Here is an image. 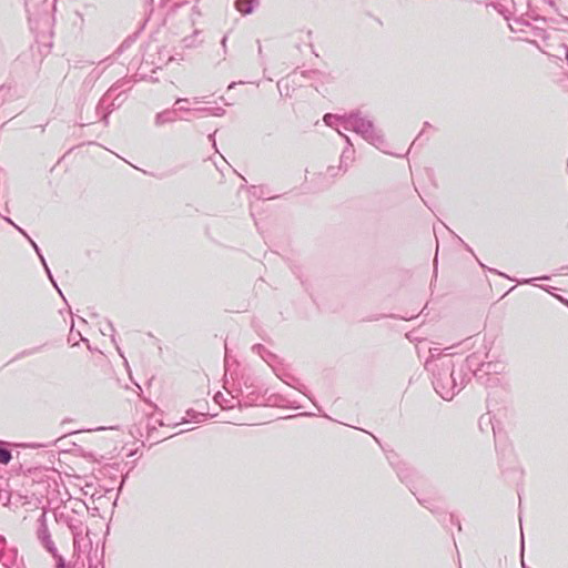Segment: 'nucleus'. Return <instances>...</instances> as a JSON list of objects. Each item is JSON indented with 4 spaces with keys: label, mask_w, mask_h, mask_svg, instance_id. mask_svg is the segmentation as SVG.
I'll list each match as a JSON object with an SVG mask.
<instances>
[{
    "label": "nucleus",
    "mask_w": 568,
    "mask_h": 568,
    "mask_svg": "<svg viewBox=\"0 0 568 568\" xmlns=\"http://www.w3.org/2000/svg\"><path fill=\"white\" fill-rule=\"evenodd\" d=\"M425 368L433 372L434 389L445 400L453 399L465 386L464 374L462 372L457 374L450 361L443 363L438 368H435L430 361H426Z\"/></svg>",
    "instance_id": "nucleus-1"
},
{
    "label": "nucleus",
    "mask_w": 568,
    "mask_h": 568,
    "mask_svg": "<svg viewBox=\"0 0 568 568\" xmlns=\"http://www.w3.org/2000/svg\"><path fill=\"white\" fill-rule=\"evenodd\" d=\"M55 0H24L29 26L38 38L52 34Z\"/></svg>",
    "instance_id": "nucleus-2"
},
{
    "label": "nucleus",
    "mask_w": 568,
    "mask_h": 568,
    "mask_svg": "<svg viewBox=\"0 0 568 568\" xmlns=\"http://www.w3.org/2000/svg\"><path fill=\"white\" fill-rule=\"evenodd\" d=\"M200 16L195 4L189 0L175 1L174 7L166 13L164 22L179 36L185 34L195 26V18Z\"/></svg>",
    "instance_id": "nucleus-3"
},
{
    "label": "nucleus",
    "mask_w": 568,
    "mask_h": 568,
    "mask_svg": "<svg viewBox=\"0 0 568 568\" xmlns=\"http://www.w3.org/2000/svg\"><path fill=\"white\" fill-rule=\"evenodd\" d=\"M344 130L354 131L369 144L382 148L385 143L383 132L377 129L374 122L361 114L359 111L351 112L344 118Z\"/></svg>",
    "instance_id": "nucleus-4"
},
{
    "label": "nucleus",
    "mask_w": 568,
    "mask_h": 568,
    "mask_svg": "<svg viewBox=\"0 0 568 568\" xmlns=\"http://www.w3.org/2000/svg\"><path fill=\"white\" fill-rule=\"evenodd\" d=\"M36 535L40 544L45 548L48 552H55V545L51 539L45 511H42L39 518L37 519Z\"/></svg>",
    "instance_id": "nucleus-5"
},
{
    "label": "nucleus",
    "mask_w": 568,
    "mask_h": 568,
    "mask_svg": "<svg viewBox=\"0 0 568 568\" xmlns=\"http://www.w3.org/2000/svg\"><path fill=\"white\" fill-rule=\"evenodd\" d=\"M178 120H180V118L178 116L176 109H166L155 115L154 124L156 126H162L168 123H173Z\"/></svg>",
    "instance_id": "nucleus-6"
},
{
    "label": "nucleus",
    "mask_w": 568,
    "mask_h": 568,
    "mask_svg": "<svg viewBox=\"0 0 568 568\" xmlns=\"http://www.w3.org/2000/svg\"><path fill=\"white\" fill-rule=\"evenodd\" d=\"M348 113H345L343 115L326 113L323 118L325 124L331 128H335L337 125H341L344 128L345 121L344 118H347Z\"/></svg>",
    "instance_id": "nucleus-7"
},
{
    "label": "nucleus",
    "mask_w": 568,
    "mask_h": 568,
    "mask_svg": "<svg viewBox=\"0 0 568 568\" xmlns=\"http://www.w3.org/2000/svg\"><path fill=\"white\" fill-rule=\"evenodd\" d=\"M190 31L192 32L191 36L182 34V42L185 48H194L200 43V41L197 40V34L200 33V31L194 27Z\"/></svg>",
    "instance_id": "nucleus-8"
},
{
    "label": "nucleus",
    "mask_w": 568,
    "mask_h": 568,
    "mask_svg": "<svg viewBox=\"0 0 568 568\" xmlns=\"http://www.w3.org/2000/svg\"><path fill=\"white\" fill-rule=\"evenodd\" d=\"M255 0H236L235 7L243 14L253 12Z\"/></svg>",
    "instance_id": "nucleus-9"
},
{
    "label": "nucleus",
    "mask_w": 568,
    "mask_h": 568,
    "mask_svg": "<svg viewBox=\"0 0 568 568\" xmlns=\"http://www.w3.org/2000/svg\"><path fill=\"white\" fill-rule=\"evenodd\" d=\"M252 351L258 354L266 363H270V361L274 357V355L261 344L253 345Z\"/></svg>",
    "instance_id": "nucleus-10"
},
{
    "label": "nucleus",
    "mask_w": 568,
    "mask_h": 568,
    "mask_svg": "<svg viewBox=\"0 0 568 568\" xmlns=\"http://www.w3.org/2000/svg\"><path fill=\"white\" fill-rule=\"evenodd\" d=\"M4 220H6L8 223H10L11 225H13V226H14V227H16V229L21 233V234H23V235L29 240V242H30V244L32 245L33 250L36 251L37 255L39 256V258H41V256H43V255H42V253H41V251H40V248H39L38 244H37L33 240H31V239L28 236V234H27V233H26L21 227H19L17 224H14V222H13L10 217H4Z\"/></svg>",
    "instance_id": "nucleus-11"
},
{
    "label": "nucleus",
    "mask_w": 568,
    "mask_h": 568,
    "mask_svg": "<svg viewBox=\"0 0 568 568\" xmlns=\"http://www.w3.org/2000/svg\"><path fill=\"white\" fill-rule=\"evenodd\" d=\"M12 458L10 449L4 446V443L0 442V464L8 465Z\"/></svg>",
    "instance_id": "nucleus-12"
},
{
    "label": "nucleus",
    "mask_w": 568,
    "mask_h": 568,
    "mask_svg": "<svg viewBox=\"0 0 568 568\" xmlns=\"http://www.w3.org/2000/svg\"><path fill=\"white\" fill-rule=\"evenodd\" d=\"M206 415H207V413H197L194 409H187L186 410L187 417H184L181 423H186L189 420L199 423L200 422L199 416H206Z\"/></svg>",
    "instance_id": "nucleus-13"
},
{
    "label": "nucleus",
    "mask_w": 568,
    "mask_h": 568,
    "mask_svg": "<svg viewBox=\"0 0 568 568\" xmlns=\"http://www.w3.org/2000/svg\"><path fill=\"white\" fill-rule=\"evenodd\" d=\"M50 554L55 559L57 568H68L64 558L58 552L57 548H55V552H50Z\"/></svg>",
    "instance_id": "nucleus-14"
},
{
    "label": "nucleus",
    "mask_w": 568,
    "mask_h": 568,
    "mask_svg": "<svg viewBox=\"0 0 568 568\" xmlns=\"http://www.w3.org/2000/svg\"><path fill=\"white\" fill-rule=\"evenodd\" d=\"M10 92H11L10 87H6V85L0 87V104L6 101L7 97L10 95Z\"/></svg>",
    "instance_id": "nucleus-15"
},
{
    "label": "nucleus",
    "mask_w": 568,
    "mask_h": 568,
    "mask_svg": "<svg viewBox=\"0 0 568 568\" xmlns=\"http://www.w3.org/2000/svg\"><path fill=\"white\" fill-rule=\"evenodd\" d=\"M440 349L439 348H429V355H430V358L428 361L432 362L433 366L435 368H438L436 364H434V359L436 358H439L440 357Z\"/></svg>",
    "instance_id": "nucleus-16"
},
{
    "label": "nucleus",
    "mask_w": 568,
    "mask_h": 568,
    "mask_svg": "<svg viewBox=\"0 0 568 568\" xmlns=\"http://www.w3.org/2000/svg\"><path fill=\"white\" fill-rule=\"evenodd\" d=\"M40 261H41V263H42V265H43V267H44V270H45V273H47L48 277L50 278V281L52 282V284L58 288V285H57V283H55V282H54V280H53L52 273H51V271H50V268H49V266H48V264H47V262H45L44 256H41Z\"/></svg>",
    "instance_id": "nucleus-17"
},
{
    "label": "nucleus",
    "mask_w": 568,
    "mask_h": 568,
    "mask_svg": "<svg viewBox=\"0 0 568 568\" xmlns=\"http://www.w3.org/2000/svg\"><path fill=\"white\" fill-rule=\"evenodd\" d=\"M102 334H104V335L110 334L112 337V342H115L114 327L111 322H106L104 329H102Z\"/></svg>",
    "instance_id": "nucleus-18"
},
{
    "label": "nucleus",
    "mask_w": 568,
    "mask_h": 568,
    "mask_svg": "<svg viewBox=\"0 0 568 568\" xmlns=\"http://www.w3.org/2000/svg\"><path fill=\"white\" fill-rule=\"evenodd\" d=\"M214 402H215L216 404H219L222 408H224V407H225V405H224V404H226V403H227V399L224 397V395H223L221 392H219V393H216V394L214 395Z\"/></svg>",
    "instance_id": "nucleus-19"
},
{
    "label": "nucleus",
    "mask_w": 568,
    "mask_h": 568,
    "mask_svg": "<svg viewBox=\"0 0 568 568\" xmlns=\"http://www.w3.org/2000/svg\"><path fill=\"white\" fill-rule=\"evenodd\" d=\"M353 152H354V151H353V150H351L349 148H347V149H345V150L343 151V153H342V155H341V165H339V168H341V169H342V166H343V162H344L345 160H349V159L352 158Z\"/></svg>",
    "instance_id": "nucleus-20"
},
{
    "label": "nucleus",
    "mask_w": 568,
    "mask_h": 568,
    "mask_svg": "<svg viewBox=\"0 0 568 568\" xmlns=\"http://www.w3.org/2000/svg\"><path fill=\"white\" fill-rule=\"evenodd\" d=\"M186 102H187L186 99H182V98L178 99L175 101V103H174V106H178V108H175L176 111L178 110H180V111H189V109L185 106V104H183V103H186Z\"/></svg>",
    "instance_id": "nucleus-21"
},
{
    "label": "nucleus",
    "mask_w": 568,
    "mask_h": 568,
    "mask_svg": "<svg viewBox=\"0 0 568 568\" xmlns=\"http://www.w3.org/2000/svg\"><path fill=\"white\" fill-rule=\"evenodd\" d=\"M113 89H110L100 100L98 108H104V105L108 103L109 98L111 97Z\"/></svg>",
    "instance_id": "nucleus-22"
},
{
    "label": "nucleus",
    "mask_w": 568,
    "mask_h": 568,
    "mask_svg": "<svg viewBox=\"0 0 568 568\" xmlns=\"http://www.w3.org/2000/svg\"><path fill=\"white\" fill-rule=\"evenodd\" d=\"M476 361H477V357L475 354L473 355H469L467 358H466V363H467V366L468 368L470 369L475 364H476Z\"/></svg>",
    "instance_id": "nucleus-23"
},
{
    "label": "nucleus",
    "mask_w": 568,
    "mask_h": 568,
    "mask_svg": "<svg viewBox=\"0 0 568 568\" xmlns=\"http://www.w3.org/2000/svg\"><path fill=\"white\" fill-rule=\"evenodd\" d=\"M6 547V538L0 535V556L2 555Z\"/></svg>",
    "instance_id": "nucleus-24"
},
{
    "label": "nucleus",
    "mask_w": 568,
    "mask_h": 568,
    "mask_svg": "<svg viewBox=\"0 0 568 568\" xmlns=\"http://www.w3.org/2000/svg\"><path fill=\"white\" fill-rule=\"evenodd\" d=\"M214 115L216 116H222L225 114V110L223 108H216L213 112Z\"/></svg>",
    "instance_id": "nucleus-25"
},
{
    "label": "nucleus",
    "mask_w": 568,
    "mask_h": 568,
    "mask_svg": "<svg viewBox=\"0 0 568 568\" xmlns=\"http://www.w3.org/2000/svg\"><path fill=\"white\" fill-rule=\"evenodd\" d=\"M480 366L486 368V373H490V369H491L493 363H490V362H488V363H481V364H480Z\"/></svg>",
    "instance_id": "nucleus-26"
},
{
    "label": "nucleus",
    "mask_w": 568,
    "mask_h": 568,
    "mask_svg": "<svg viewBox=\"0 0 568 568\" xmlns=\"http://www.w3.org/2000/svg\"><path fill=\"white\" fill-rule=\"evenodd\" d=\"M336 130L345 139L346 143L348 144V146H352L351 139L347 135L343 134L338 129H336Z\"/></svg>",
    "instance_id": "nucleus-27"
},
{
    "label": "nucleus",
    "mask_w": 568,
    "mask_h": 568,
    "mask_svg": "<svg viewBox=\"0 0 568 568\" xmlns=\"http://www.w3.org/2000/svg\"><path fill=\"white\" fill-rule=\"evenodd\" d=\"M226 41H227V37H226V36H224V37L222 38V40H221V44H222V47H223L224 52H226Z\"/></svg>",
    "instance_id": "nucleus-28"
},
{
    "label": "nucleus",
    "mask_w": 568,
    "mask_h": 568,
    "mask_svg": "<svg viewBox=\"0 0 568 568\" xmlns=\"http://www.w3.org/2000/svg\"><path fill=\"white\" fill-rule=\"evenodd\" d=\"M536 278H528V280H524V281H519L518 283L520 284H525V283H531L532 281H535Z\"/></svg>",
    "instance_id": "nucleus-29"
},
{
    "label": "nucleus",
    "mask_w": 568,
    "mask_h": 568,
    "mask_svg": "<svg viewBox=\"0 0 568 568\" xmlns=\"http://www.w3.org/2000/svg\"><path fill=\"white\" fill-rule=\"evenodd\" d=\"M4 490L0 488V501L3 499Z\"/></svg>",
    "instance_id": "nucleus-30"
},
{
    "label": "nucleus",
    "mask_w": 568,
    "mask_h": 568,
    "mask_svg": "<svg viewBox=\"0 0 568 568\" xmlns=\"http://www.w3.org/2000/svg\"><path fill=\"white\" fill-rule=\"evenodd\" d=\"M236 85V82H232L230 85H229V90L233 89L234 87Z\"/></svg>",
    "instance_id": "nucleus-31"
},
{
    "label": "nucleus",
    "mask_w": 568,
    "mask_h": 568,
    "mask_svg": "<svg viewBox=\"0 0 568 568\" xmlns=\"http://www.w3.org/2000/svg\"><path fill=\"white\" fill-rule=\"evenodd\" d=\"M257 43H258V53L261 54L262 53V45H261L260 41H257Z\"/></svg>",
    "instance_id": "nucleus-32"
},
{
    "label": "nucleus",
    "mask_w": 568,
    "mask_h": 568,
    "mask_svg": "<svg viewBox=\"0 0 568 568\" xmlns=\"http://www.w3.org/2000/svg\"><path fill=\"white\" fill-rule=\"evenodd\" d=\"M548 278H549L548 276H541L538 280H548Z\"/></svg>",
    "instance_id": "nucleus-33"
},
{
    "label": "nucleus",
    "mask_w": 568,
    "mask_h": 568,
    "mask_svg": "<svg viewBox=\"0 0 568 568\" xmlns=\"http://www.w3.org/2000/svg\"><path fill=\"white\" fill-rule=\"evenodd\" d=\"M73 341L72 332L70 333L69 342Z\"/></svg>",
    "instance_id": "nucleus-34"
},
{
    "label": "nucleus",
    "mask_w": 568,
    "mask_h": 568,
    "mask_svg": "<svg viewBox=\"0 0 568 568\" xmlns=\"http://www.w3.org/2000/svg\"><path fill=\"white\" fill-rule=\"evenodd\" d=\"M465 246L467 251L471 252V248L467 244H465Z\"/></svg>",
    "instance_id": "nucleus-35"
},
{
    "label": "nucleus",
    "mask_w": 568,
    "mask_h": 568,
    "mask_svg": "<svg viewBox=\"0 0 568 568\" xmlns=\"http://www.w3.org/2000/svg\"><path fill=\"white\" fill-rule=\"evenodd\" d=\"M201 110H202V111H205V112H209V111H210V109H207V108H204V109H201Z\"/></svg>",
    "instance_id": "nucleus-36"
},
{
    "label": "nucleus",
    "mask_w": 568,
    "mask_h": 568,
    "mask_svg": "<svg viewBox=\"0 0 568 568\" xmlns=\"http://www.w3.org/2000/svg\"><path fill=\"white\" fill-rule=\"evenodd\" d=\"M26 354L31 355V354H33V351H29Z\"/></svg>",
    "instance_id": "nucleus-37"
}]
</instances>
